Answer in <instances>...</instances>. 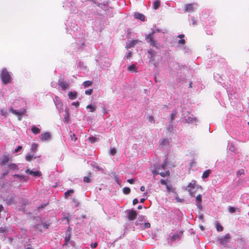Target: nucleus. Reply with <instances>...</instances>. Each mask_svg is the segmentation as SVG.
<instances>
[{
  "instance_id": "nucleus-55",
  "label": "nucleus",
  "mask_w": 249,
  "mask_h": 249,
  "mask_svg": "<svg viewBox=\"0 0 249 249\" xmlns=\"http://www.w3.org/2000/svg\"><path fill=\"white\" fill-rule=\"evenodd\" d=\"M93 89H89L85 91V94L87 95H91L92 93Z\"/></svg>"
},
{
  "instance_id": "nucleus-38",
  "label": "nucleus",
  "mask_w": 249,
  "mask_h": 249,
  "mask_svg": "<svg viewBox=\"0 0 249 249\" xmlns=\"http://www.w3.org/2000/svg\"><path fill=\"white\" fill-rule=\"evenodd\" d=\"M127 70L130 71H135L136 67L134 65H131L128 67Z\"/></svg>"
},
{
  "instance_id": "nucleus-58",
  "label": "nucleus",
  "mask_w": 249,
  "mask_h": 249,
  "mask_svg": "<svg viewBox=\"0 0 249 249\" xmlns=\"http://www.w3.org/2000/svg\"><path fill=\"white\" fill-rule=\"evenodd\" d=\"M229 149L231 151H232V152H234L235 150V147L233 146V145L232 144H231L229 145Z\"/></svg>"
},
{
  "instance_id": "nucleus-56",
  "label": "nucleus",
  "mask_w": 249,
  "mask_h": 249,
  "mask_svg": "<svg viewBox=\"0 0 249 249\" xmlns=\"http://www.w3.org/2000/svg\"><path fill=\"white\" fill-rule=\"evenodd\" d=\"M229 212L231 213H233L235 212V209L234 207H230L229 209Z\"/></svg>"
},
{
  "instance_id": "nucleus-36",
  "label": "nucleus",
  "mask_w": 249,
  "mask_h": 249,
  "mask_svg": "<svg viewBox=\"0 0 249 249\" xmlns=\"http://www.w3.org/2000/svg\"><path fill=\"white\" fill-rule=\"evenodd\" d=\"M92 82L90 81H86L83 83V86L84 88H87L92 85Z\"/></svg>"
},
{
  "instance_id": "nucleus-15",
  "label": "nucleus",
  "mask_w": 249,
  "mask_h": 249,
  "mask_svg": "<svg viewBox=\"0 0 249 249\" xmlns=\"http://www.w3.org/2000/svg\"><path fill=\"white\" fill-rule=\"evenodd\" d=\"M51 134L49 132H45L42 133L41 135L40 139L42 141H47L50 139Z\"/></svg>"
},
{
  "instance_id": "nucleus-30",
  "label": "nucleus",
  "mask_w": 249,
  "mask_h": 249,
  "mask_svg": "<svg viewBox=\"0 0 249 249\" xmlns=\"http://www.w3.org/2000/svg\"><path fill=\"white\" fill-rule=\"evenodd\" d=\"M160 169V168H158V166L154 165V169L152 171V172L154 176H155L156 175H158L160 173L159 170Z\"/></svg>"
},
{
  "instance_id": "nucleus-31",
  "label": "nucleus",
  "mask_w": 249,
  "mask_h": 249,
  "mask_svg": "<svg viewBox=\"0 0 249 249\" xmlns=\"http://www.w3.org/2000/svg\"><path fill=\"white\" fill-rule=\"evenodd\" d=\"M215 227L218 231H222L223 230V227L217 221H215Z\"/></svg>"
},
{
  "instance_id": "nucleus-54",
  "label": "nucleus",
  "mask_w": 249,
  "mask_h": 249,
  "mask_svg": "<svg viewBox=\"0 0 249 249\" xmlns=\"http://www.w3.org/2000/svg\"><path fill=\"white\" fill-rule=\"evenodd\" d=\"M22 148V147L21 146H18V147L15 149L14 153H18L20 152Z\"/></svg>"
},
{
  "instance_id": "nucleus-52",
  "label": "nucleus",
  "mask_w": 249,
  "mask_h": 249,
  "mask_svg": "<svg viewBox=\"0 0 249 249\" xmlns=\"http://www.w3.org/2000/svg\"><path fill=\"white\" fill-rule=\"evenodd\" d=\"M243 174H244V169H240L237 172V175L238 176H241Z\"/></svg>"
},
{
  "instance_id": "nucleus-32",
  "label": "nucleus",
  "mask_w": 249,
  "mask_h": 249,
  "mask_svg": "<svg viewBox=\"0 0 249 249\" xmlns=\"http://www.w3.org/2000/svg\"><path fill=\"white\" fill-rule=\"evenodd\" d=\"M73 193H74V191L73 190H72V189L68 190L64 194L65 197L68 198Z\"/></svg>"
},
{
  "instance_id": "nucleus-3",
  "label": "nucleus",
  "mask_w": 249,
  "mask_h": 249,
  "mask_svg": "<svg viewBox=\"0 0 249 249\" xmlns=\"http://www.w3.org/2000/svg\"><path fill=\"white\" fill-rule=\"evenodd\" d=\"M231 235L230 233H227L224 236H221L218 238L217 241L219 244L224 247H227L228 244L231 241Z\"/></svg>"
},
{
  "instance_id": "nucleus-13",
  "label": "nucleus",
  "mask_w": 249,
  "mask_h": 249,
  "mask_svg": "<svg viewBox=\"0 0 249 249\" xmlns=\"http://www.w3.org/2000/svg\"><path fill=\"white\" fill-rule=\"evenodd\" d=\"M9 156L8 155L4 154L0 163V165L1 166L5 165L9 161Z\"/></svg>"
},
{
  "instance_id": "nucleus-21",
  "label": "nucleus",
  "mask_w": 249,
  "mask_h": 249,
  "mask_svg": "<svg viewBox=\"0 0 249 249\" xmlns=\"http://www.w3.org/2000/svg\"><path fill=\"white\" fill-rule=\"evenodd\" d=\"M91 165L96 169L97 171H101L102 172H104V170L102 167H100L97 163L95 162H93L91 163Z\"/></svg>"
},
{
  "instance_id": "nucleus-39",
  "label": "nucleus",
  "mask_w": 249,
  "mask_h": 249,
  "mask_svg": "<svg viewBox=\"0 0 249 249\" xmlns=\"http://www.w3.org/2000/svg\"><path fill=\"white\" fill-rule=\"evenodd\" d=\"M169 174H170L169 171H167L165 172H160L159 175H160L162 177H165L169 176Z\"/></svg>"
},
{
  "instance_id": "nucleus-28",
  "label": "nucleus",
  "mask_w": 249,
  "mask_h": 249,
  "mask_svg": "<svg viewBox=\"0 0 249 249\" xmlns=\"http://www.w3.org/2000/svg\"><path fill=\"white\" fill-rule=\"evenodd\" d=\"M38 146V144L36 143H33L31 148V153L33 154H35L36 152L37 148Z\"/></svg>"
},
{
  "instance_id": "nucleus-25",
  "label": "nucleus",
  "mask_w": 249,
  "mask_h": 249,
  "mask_svg": "<svg viewBox=\"0 0 249 249\" xmlns=\"http://www.w3.org/2000/svg\"><path fill=\"white\" fill-rule=\"evenodd\" d=\"M71 236V235L70 232L69 231V230H68L66 233V235H65V241L66 242L65 244H67L70 241Z\"/></svg>"
},
{
  "instance_id": "nucleus-16",
  "label": "nucleus",
  "mask_w": 249,
  "mask_h": 249,
  "mask_svg": "<svg viewBox=\"0 0 249 249\" xmlns=\"http://www.w3.org/2000/svg\"><path fill=\"white\" fill-rule=\"evenodd\" d=\"M98 6L105 11H106V14H107V11L108 10L109 8H110V7H109V5L107 3H98Z\"/></svg>"
},
{
  "instance_id": "nucleus-18",
  "label": "nucleus",
  "mask_w": 249,
  "mask_h": 249,
  "mask_svg": "<svg viewBox=\"0 0 249 249\" xmlns=\"http://www.w3.org/2000/svg\"><path fill=\"white\" fill-rule=\"evenodd\" d=\"M134 18L137 19H139L141 21H144L145 16L141 13L135 12L134 14Z\"/></svg>"
},
{
  "instance_id": "nucleus-49",
  "label": "nucleus",
  "mask_w": 249,
  "mask_h": 249,
  "mask_svg": "<svg viewBox=\"0 0 249 249\" xmlns=\"http://www.w3.org/2000/svg\"><path fill=\"white\" fill-rule=\"evenodd\" d=\"M41 224L42 226V228L43 229H48L49 228V225H50L49 223H47V222L42 223Z\"/></svg>"
},
{
  "instance_id": "nucleus-33",
  "label": "nucleus",
  "mask_w": 249,
  "mask_h": 249,
  "mask_svg": "<svg viewBox=\"0 0 249 249\" xmlns=\"http://www.w3.org/2000/svg\"><path fill=\"white\" fill-rule=\"evenodd\" d=\"M96 106L92 105H89L87 106V108L89 109V111L91 112H93L96 110Z\"/></svg>"
},
{
  "instance_id": "nucleus-6",
  "label": "nucleus",
  "mask_w": 249,
  "mask_h": 249,
  "mask_svg": "<svg viewBox=\"0 0 249 249\" xmlns=\"http://www.w3.org/2000/svg\"><path fill=\"white\" fill-rule=\"evenodd\" d=\"M182 234V232L176 233L172 236H170L167 238V241L168 243H173L174 242L178 241L180 239V236Z\"/></svg>"
},
{
  "instance_id": "nucleus-1",
  "label": "nucleus",
  "mask_w": 249,
  "mask_h": 249,
  "mask_svg": "<svg viewBox=\"0 0 249 249\" xmlns=\"http://www.w3.org/2000/svg\"><path fill=\"white\" fill-rule=\"evenodd\" d=\"M156 34L155 31H152V32L145 36V40L146 42L149 44L151 46L155 47L158 49L160 48V43L155 38V34Z\"/></svg>"
},
{
  "instance_id": "nucleus-35",
  "label": "nucleus",
  "mask_w": 249,
  "mask_h": 249,
  "mask_svg": "<svg viewBox=\"0 0 249 249\" xmlns=\"http://www.w3.org/2000/svg\"><path fill=\"white\" fill-rule=\"evenodd\" d=\"M35 229L36 231H38L42 232V226L41 224H36L34 226Z\"/></svg>"
},
{
  "instance_id": "nucleus-4",
  "label": "nucleus",
  "mask_w": 249,
  "mask_h": 249,
  "mask_svg": "<svg viewBox=\"0 0 249 249\" xmlns=\"http://www.w3.org/2000/svg\"><path fill=\"white\" fill-rule=\"evenodd\" d=\"M9 111L18 116V120L21 121L22 120V115L26 112V110L24 108L20 109L19 110L14 109L13 108L9 109Z\"/></svg>"
},
{
  "instance_id": "nucleus-5",
  "label": "nucleus",
  "mask_w": 249,
  "mask_h": 249,
  "mask_svg": "<svg viewBox=\"0 0 249 249\" xmlns=\"http://www.w3.org/2000/svg\"><path fill=\"white\" fill-rule=\"evenodd\" d=\"M197 7V4L196 3H190L186 4L184 6V12H194Z\"/></svg>"
},
{
  "instance_id": "nucleus-9",
  "label": "nucleus",
  "mask_w": 249,
  "mask_h": 249,
  "mask_svg": "<svg viewBox=\"0 0 249 249\" xmlns=\"http://www.w3.org/2000/svg\"><path fill=\"white\" fill-rule=\"evenodd\" d=\"M15 196L14 195H12L10 196H7L5 200L6 203L8 205H13L17 203V200L15 199Z\"/></svg>"
},
{
  "instance_id": "nucleus-62",
  "label": "nucleus",
  "mask_w": 249,
  "mask_h": 249,
  "mask_svg": "<svg viewBox=\"0 0 249 249\" xmlns=\"http://www.w3.org/2000/svg\"><path fill=\"white\" fill-rule=\"evenodd\" d=\"M72 105L76 107H78L79 106V102L78 101L75 102H73L72 103Z\"/></svg>"
},
{
  "instance_id": "nucleus-48",
  "label": "nucleus",
  "mask_w": 249,
  "mask_h": 249,
  "mask_svg": "<svg viewBox=\"0 0 249 249\" xmlns=\"http://www.w3.org/2000/svg\"><path fill=\"white\" fill-rule=\"evenodd\" d=\"M116 153V150L114 148H111L110 150V154L112 156H114Z\"/></svg>"
},
{
  "instance_id": "nucleus-59",
  "label": "nucleus",
  "mask_w": 249,
  "mask_h": 249,
  "mask_svg": "<svg viewBox=\"0 0 249 249\" xmlns=\"http://www.w3.org/2000/svg\"><path fill=\"white\" fill-rule=\"evenodd\" d=\"M173 130V125L172 124H170L167 128V130L169 132H172V131Z\"/></svg>"
},
{
  "instance_id": "nucleus-11",
  "label": "nucleus",
  "mask_w": 249,
  "mask_h": 249,
  "mask_svg": "<svg viewBox=\"0 0 249 249\" xmlns=\"http://www.w3.org/2000/svg\"><path fill=\"white\" fill-rule=\"evenodd\" d=\"M137 215L136 212L134 210H129L128 212V218L129 220H133Z\"/></svg>"
},
{
  "instance_id": "nucleus-57",
  "label": "nucleus",
  "mask_w": 249,
  "mask_h": 249,
  "mask_svg": "<svg viewBox=\"0 0 249 249\" xmlns=\"http://www.w3.org/2000/svg\"><path fill=\"white\" fill-rule=\"evenodd\" d=\"M72 202L75 204L76 207H77L78 206L79 203L76 199L73 198L72 199Z\"/></svg>"
},
{
  "instance_id": "nucleus-47",
  "label": "nucleus",
  "mask_w": 249,
  "mask_h": 249,
  "mask_svg": "<svg viewBox=\"0 0 249 249\" xmlns=\"http://www.w3.org/2000/svg\"><path fill=\"white\" fill-rule=\"evenodd\" d=\"M89 178H90V175H89V176H88V177H85L84 178V181L85 182H87V183H89V182H91V180H90V179Z\"/></svg>"
},
{
  "instance_id": "nucleus-2",
  "label": "nucleus",
  "mask_w": 249,
  "mask_h": 249,
  "mask_svg": "<svg viewBox=\"0 0 249 249\" xmlns=\"http://www.w3.org/2000/svg\"><path fill=\"white\" fill-rule=\"evenodd\" d=\"M2 82L6 85L11 82V77L10 73L6 68L2 69L0 75Z\"/></svg>"
},
{
  "instance_id": "nucleus-14",
  "label": "nucleus",
  "mask_w": 249,
  "mask_h": 249,
  "mask_svg": "<svg viewBox=\"0 0 249 249\" xmlns=\"http://www.w3.org/2000/svg\"><path fill=\"white\" fill-rule=\"evenodd\" d=\"M195 183H193L192 182L190 183L187 186L188 188H190L188 189V191L189 192L190 194L192 196H194L193 194L194 193V191L193 190L195 189Z\"/></svg>"
},
{
  "instance_id": "nucleus-24",
  "label": "nucleus",
  "mask_w": 249,
  "mask_h": 249,
  "mask_svg": "<svg viewBox=\"0 0 249 249\" xmlns=\"http://www.w3.org/2000/svg\"><path fill=\"white\" fill-rule=\"evenodd\" d=\"M65 116L64 118V121L65 123H69L70 122V116L68 109H66L65 110Z\"/></svg>"
},
{
  "instance_id": "nucleus-26",
  "label": "nucleus",
  "mask_w": 249,
  "mask_h": 249,
  "mask_svg": "<svg viewBox=\"0 0 249 249\" xmlns=\"http://www.w3.org/2000/svg\"><path fill=\"white\" fill-rule=\"evenodd\" d=\"M161 146H167L169 145V141L168 139H163L160 143Z\"/></svg>"
},
{
  "instance_id": "nucleus-40",
  "label": "nucleus",
  "mask_w": 249,
  "mask_h": 249,
  "mask_svg": "<svg viewBox=\"0 0 249 249\" xmlns=\"http://www.w3.org/2000/svg\"><path fill=\"white\" fill-rule=\"evenodd\" d=\"M160 5V1L158 0H157L154 2V8L155 9H157Z\"/></svg>"
},
{
  "instance_id": "nucleus-41",
  "label": "nucleus",
  "mask_w": 249,
  "mask_h": 249,
  "mask_svg": "<svg viewBox=\"0 0 249 249\" xmlns=\"http://www.w3.org/2000/svg\"><path fill=\"white\" fill-rule=\"evenodd\" d=\"M130 192V189L128 187H124L123 188V193L127 195L129 194Z\"/></svg>"
},
{
  "instance_id": "nucleus-7",
  "label": "nucleus",
  "mask_w": 249,
  "mask_h": 249,
  "mask_svg": "<svg viewBox=\"0 0 249 249\" xmlns=\"http://www.w3.org/2000/svg\"><path fill=\"white\" fill-rule=\"evenodd\" d=\"M58 85L61 87L62 90H65L69 88V83L66 81H64L63 79L60 78L58 80Z\"/></svg>"
},
{
  "instance_id": "nucleus-29",
  "label": "nucleus",
  "mask_w": 249,
  "mask_h": 249,
  "mask_svg": "<svg viewBox=\"0 0 249 249\" xmlns=\"http://www.w3.org/2000/svg\"><path fill=\"white\" fill-rule=\"evenodd\" d=\"M211 171L210 170H207L205 171H204L202 174V178L203 179L207 178L210 175V174L211 173Z\"/></svg>"
},
{
  "instance_id": "nucleus-45",
  "label": "nucleus",
  "mask_w": 249,
  "mask_h": 249,
  "mask_svg": "<svg viewBox=\"0 0 249 249\" xmlns=\"http://www.w3.org/2000/svg\"><path fill=\"white\" fill-rule=\"evenodd\" d=\"M70 138L71 140L73 142H75L77 139V137H76V135L74 134L71 135Z\"/></svg>"
},
{
  "instance_id": "nucleus-64",
  "label": "nucleus",
  "mask_w": 249,
  "mask_h": 249,
  "mask_svg": "<svg viewBox=\"0 0 249 249\" xmlns=\"http://www.w3.org/2000/svg\"><path fill=\"white\" fill-rule=\"evenodd\" d=\"M178 43L179 44H185V40H184V39H180V40H178Z\"/></svg>"
},
{
  "instance_id": "nucleus-20",
  "label": "nucleus",
  "mask_w": 249,
  "mask_h": 249,
  "mask_svg": "<svg viewBox=\"0 0 249 249\" xmlns=\"http://www.w3.org/2000/svg\"><path fill=\"white\" fill-rule=\"evenodd\" d=\"M8 167L10 170L18 171L19 169L18 165L15 163H11L8 165Z\"/></svg>"
},
{
  "instance_id": "nucleus-19",
  "label": "nucleus",
  "mask_w": 249,
  "mask_h": 249,
  "mask_svg": "<svg viewBox=\"0 0 249 249\" xmlns=\"http://www.w3.org/2000/svg\"><path fill=\"white\" fill-rule=\"evenodd\" d=\"M138 42H139V40L137 39L131 40L127 44L126 48L128 49V48L133 47Z\"/></svg>"
},
{
  "instance_id": "nucleus-51",
  "label": "nucleus",
  "mask_w": 249,
  "mask_h": 249,
  "mask_svg": "<svg viewBox=\"0 0 249 249\" xmlns=\"http://www.w3.org/2000/svg\"><path fill=\"white\" fill-rule=\"evenodd\" d=\"M191 21L192 22L193 26H195L197 25L196 20L194 17L191 18Z\"/></svg>"
},
{
  "instance_id": "nucleus-46",
  "label": "nucleus",
  "mask_w": 249,
  "mask_h": 249,
  "mask_svg": "<svg viewBox=\"0 0 249 249\" xmlns=\"http://www.w3.org/2000/svg\"><path fill=\"white\" fill-rule=\"evenodd\" d=\"M147 119L148 121L151 123H153L154 122V118L153 116H148L147 117Z\"/></svg>"
},
{
  "instance_id": "nucleus-60",
  "label": "nucleus",
  "mask_w": 249,
  "mask_h": 249,
  "mask_svg": "<svg viewBox=\"0 0 249 249\" xmlns=\"http://www.w3.org/2000/svg\"><path fill=\"white\" fill-rule=\"evenodd\" d=\"M97 246V243L96 242L92 243L90 245V247L92 249H94V248H96Z\"/></svg>"
},
{
  "instance_id": "nucleus-27",
  "label": "nucleus",
  "mask_w": 249,
  "mask_h": 249,
  "mask_svg": "<svg viewBox=\"0 0 249 249\" xmlns=\"http://www.w3.org/2000/svg\"><path fill=\"white\" fill-rule=\"evenodd\" d=\"M31 130L32 132L35 134H37L40 132V129L35 125L32 127Z\"/></svg>"
},
{
  "instance_id": "nucleus-34",
  "label": "nucleus",
  "mask_w": 249,
  "mask_h": 249,
  "mask_svg": "<svg viewBox=\"0 0 249 249\" xmlns=\"http://www.w3.org/2000/svg\"><path fill=\"white\" fill-rule=\"evenodd\" d=\"M8 232V228L6 227H0V233L7 234Z\"/></svg>"
},
{
  "instance_id": "nucleus-61",
  "label": "nucleus",
  "mask_w": 249,
  "mask_h": 249,
  "mask_svg": "<svg viewBox=\"0 0 249 249\" xmlns=\"http://www.w3.org/2000/svg\"><path fill=\"white\" fill-rule=\"evenodd\" d=\"M144 228L146 229V228H149L150 227V224L148 222H146L144 223Z\"/></svg>"
},
{
  "instance_id": "nucleus-63",
  "label": "nucleus",
  "mask_w": 249,
  "mask_h": 249,
  "mask_svg": "<svg viewBox=\"0 0 249 249\" xmlns=\"http://www.w3.org/2000/svg\"><path fill=\"white\" fill-rule=\"evenodd\" d=\"M1 112V114L3 116H6V114H7V112L6 110H1L0 111Z\"/></svg>"
},
{
  "instance_id": "nucleus-12",
  "label": "nucleus",
  "mask_w": 249,
  "mask_h": 249,
  "mask_svg": "<svg viewBox=\"0 0 249 249\" xmlns=\"http://www.w3.org/2000/svg\"><path fill=\"white\" fill-rule=\"evenodd\" d=\"M25 172L34 177H40L41 175V172L39 171H33L29 169H27Z\"/></svg>"
},
{
  "instance_id": "nucleus-42",
  "label": "nucleus",
  "mask_w": 249,
  "mask_h": 249,
  "mask_svg": "<svg viewBox=\"0 0 249 249\" xmlns=\"http://www.w3.org/2000/svg\"><path fill=\"white\" fill-rule=\"evenodd\" d=\"M138 220L140 222H143L145 221V216L139 215L138 218Z\"/></svg>"
},
{
  "instance_id": "nucleus-43",
  "label": "nucleus",
  "mask_w": 249,
  "mask_h": 249,
  "mask_svg": "<svg viewBox=\"0 0 249 249\" xmlns=\"http://www.w3.org/2000/svg\"><path fill=\"white\" fill-rule=\"evenodd\" d=\"M89 140L91 142V143H94L97 141V139L94 137H89Z\"/></svg>"
},
{
  "instance_id": "nucleus-22",
  "label": "nucleus",
  "mask_w": 249,
  "mask_h": 249,
  "mask_svg": "<svg viewBox=\"0 0 249 249\" xmlns=\"http://www.w3.org/2000/svg\"><path fill=\"white\" fill-rule=\"evenodd\" d=\"M68 97L71 100H74L77 97V92L75 91H71L68 93Z\"/></svg>"
},
{
  "instance_id": "nucleus-37",
  "label": "nucleus",
  "mask_w": 249,
  "mask_h": 249,
  "mask_svg": "<svg viewBox=\"0 0 249 249\" xmlns=\"http://www.w3.org/2000/svg\"><path fill=\"white\" fill-rule=\"evenodd\" d=\"M196 204H199L202 202V196L201 195H198L196 196Z\"/></svg>"
},
{
  "instance_id": "nucleus-23",
  "label": "nucleus",
  "mask_w": 249,
  "mask_h": 249,
  "mask_svg": "<svg viewBox=\"0 0 249 249\" xmlns=\"http://www.w3.org/2000/svg\"><path fill=\"white\" fill-rule=\"evenodd\" d=\"M36 158V157L34 156V154L31 153V154H28L26 156L25 159L28 161H31L33 160V159H35Z\"/></svg>"
},
{
  "instance_id": "nucleus-17",
  "label": "nucleus",
  "mask_w": 249,
  "mask_h": 249,
  "mask_svg": "<svg viewBox=\"0 0 249 249\" xmlns=\"http://www.w3.org/2000/svg\"><path fill=\"white\" fill-rule=\"evenodd\" d=\"M148 53L150 55V61H153L155 59V56L156 54V52L152 49H150L148 51Z\"/></svg>"
},
{
  "instance_id": "nucleus-10",
  "label": "nucleus",
  "mask_w": 249,
  "mask_h": 249,
  "mask_svg": "<svg viewBox=\"0 0 249 249\" xmlns=\"http://www.w3.org/2000/svg\"><path fill=\"white\" fill-rule=\"evenodd\" d=\"M99 65L103 69H106L110 66V63L108 59L104 58V60L101 59V62H99Z\"/></svg>"
},
{
  "instance_id": "nucleus-44",
  "label": "nucleus",
  "mask_w": 249,
  "mask_h": 249,
  "mask_svg": "<svg viewBox=\"0 0 249 249\" xmlns=\"http://www.w3.org/2000/svg\"><path fill=\"white\" fill-rule=\"evenodd\" d=\"M167 167V162L166 160L164 161V163L161 165L160 166L159 168H160V169L162 168L163 170H165Z\"/></svg>"
},
{
  "instance_id": "nucleus-50",
  "label": "nucleus",
  "mask_w": 249,
  "mask_h": 249,
  "mask_svg": "<svg viewBox=\"0 0 249 249\" xmlns=\"http://www.w3.org/2000/svg\"><path fill=\"white\" fill-rule=\"evenodd\" d=\"M3 172L1 174V178L5 177L6 175H7L9 173V171L8 170H3Z\"/></svg>"
},
{
  "instance_id": "nucleus-8",
  "label": "nucleus",
  "mask_w": 249,
  "mask_h": 249,
  "mask_svg": "<svg viewBox=\"0 0 249 249\" xmlns=\"http://www.w3.org/2000/svg\"><path fill=\"white\" fill-rule=\"evenodd\" d=\"M183 121L185 123H187L191 124H196V123L198 122V120L196 118L194 117L193 115L189 116H185L183 118Z\"/></svg>"
},
{
  "instance_id": "nucleus-53",
  "label": "nucleus",
  "mask_w": 249,
  "mask_h": 249,
  "mask_svg": "<svg viewBox=\"0 0 249 249\" xmlns=\"http://www.w3.org/2000/svg\"><path fill=\"white\" fill-rule=\"evenodd\" d=\"M176 112L175 111H174L171 114L170 116H171V121H173L175 117H176Z\"/></svg>"
}]
</instances>
